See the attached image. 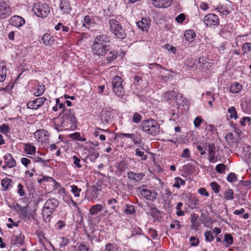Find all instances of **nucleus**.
Segmentation results:
<instances>
[{"label": "nucleus", "mask_w": 251, "mask_h": 251, "mask_svg": "<svg viewBox=\"0 0 251 251\" xmlns=\"http://www.w3.org/2000/svg\"><path fill=\"white\" fill-rule=\"evenodd\" d=\"M109 38L107 35L101 34L97 36L92 46L93 53L99 56L105 55L107 51H109Z\"/></svg>", "instance_id": "1"}, {"label": "nucleus", "mask_w": 251, "mask_h": 251, "mask_svg": "<svg viewBox=\"0 0 251 251\" xmlns=\"http://www.w3.org/2000/svg\"><path fill=\"white\" fill-rule=\"evenodd\" d=\"M143 131L148 135L155 136L160 132V126L154 120L150 119L143 121L141 124Z\"/></svg>", "instance_id": "2"}, {"label": "nucleus", "mask_w": 251, "mask_h": 251, "mask_svg": "<svg viewBox=\"0 0 251 251\" xmlns=\"http://www.w3.org/2000/svg\"><path fill=\"white\" fill-rule=\"evenodd\" d=\"M58 205V201L55 199L47 200L45 203L42 211L44 219L47 220L49 218Z\"/></svg>", "instance_id": "3"}, {"label": "nucleus", "mask_w": 251, "mask_h": 251, "mask_svg": "<svg viewBox=\"0 0 251 251\" xmlns=\"http://www.w3.org/2000/svg\"><path fill=\"white\" fill-rule=\"evenodd\" d=\"M110 30L116 36L120 39H125L126 33L125 30L122 27L121 24L115 19H111L109 21Z\"/></svg>", "instance_id": "4"}, {"label": "nucleus", "mask_w": 251, "mask_h": 251, "mask_svg": "<svg viewBox=\"0 0 251 251\" xmlns=\"http://www.w3.org/2000/svg\"><path fill=\"white\" fill-rule=\"evenodd\" d=\"M32 10L39 17H46L50 12V8L46 3H37L33 5Z\"/></svg>", "instance_id": "5"}, {"label": "nucleus", "mask_w": 251, "mask_h": 251, "mask_svg": "<svg viewBox=\"0 0 251 251\" xmlns=\"http://www.w3.org/2000/svg\"><path fill=\"white\" fill-rule=\"evenodd\" d=\"M123 80L119 76H115L112 80L113 91L115 94L119 97L125 95V91L122 85Z\"/></svg>", "instance_id": "6"}, {"label": "nucleus", "mask_w": 251, "mask_h": 251, "mask_svg": "<svg viewBox=\"0 0 251 251\" xmlns=\"http://www.w3.org/2000/svg\"><path fill=\"white\" fill-rule=\"evenodd\" d=\"M142 197L148 200L153 201L157 197V193L153 190L148 189L146 186H143L139 188Z\"/></svg>", "instance_id": "7"}, {"label": "nucleus", "mask_w": 251, "mask_h": 251, "mask_svg": "<svg viewBox=\"0 0 251 251\" xmlns=\"http://www.w3.org/2000/svg\"><path fill=\"white\" fill-rule=\"evenodd\" d=\"M203 22L207 26H217L219 24V19L216 15L210 13L204 17Z\"/></svg>", "instance_id": "8"}, {"label": "nucleus", "mask_w": 251, "mask_h": 251, "mask_svg": "<svg viewBox=\"0 0 251 251\" xmlns=\"http://www.w3.org/2000/svg\"><path fill=\"white\" fill-rule=\"evenodd\" d=\"M47 100V99L44 97L38 98L32 101H30L27 103L28 108L37 110Z\"/></svg>", "instance_id": "9"}, {"label": "nucleus", "mask_w": 251, "mask_h": 251, "mask_svg": "<svg viewBox=\"0 0 251 251\" xmlns=\"http://www.w3.org/2000/svg\"><path fill=\"white\" fill-rule=\"evenodd\" d=\"M10 24L18 29H20L25 23V20L21 16L14 15L9 20Z\"/></svg>", "instance_id": "10"}, {"label": "nucleus", "mask_w": 251, "mask_h": 251, "mask_svg": "<svg viewBox=\"0 0 251 251\" xmlns=\"http://www.w3.org/2000/svg\"><path fill=\"white\" fill-rule=\"evenodd\" d=\"M49 133L44 129H39L34 133V136L39 142H46L49 140Z\"/></svg>", "instance_id": "11"}, {"label": "nucleus", "mask_w": 251, "mask_h": 251, "mask_svg": "<svg viewBox=\"0 0 251 251\" xmlns=\"http://www.w3.org/2000/svg\"><path fill=\"white\" fill-rule=\"evenodd\" d=\"M64 121L69 122L70 124H73L75 123V118L70 109H65L60 114Z\"/></svg>", "instance_id": "12"}, {"label": "nucleus", "mask_w": 251, "mask_h": 251, "mask_svg": "<svg viewBox=\"0 0 251 251\" xmlns=\"http://www.w3.org/2000/svg\"><path fill=\"white\" fill-rule=\"evenodd\" d=\"M11 13L10 7L5 2L0 3V18L4 19Z\"/></svg>", "instance_id": "13"}, {"label": "nucleus", "mask_w": 251, "mask_h": 251, "mask_svg": "<svg viewBox=\"0 0 251 251\" xmlns=\"http://www.w3.org/2000/svg\"><path fill=\"white\" fill-rule=\"evenodd\" d=\"M13 207L22 219H26L27 218L28 212L26 206H22L16 203L14 204Z\"/></svg>", "instance_id": "14"}, {"label": "nucleus", "mask_w": 251, "mask_h": 251, "mask_svg": "<svg viewBox=\"0 0 251 251\" xmlns=\"http://www.w3.org/2000/svg\"><path fill=\"white\" fill-rule=\"evenodd\" d=\"M4 161L5 165L2 166L3 169H5L6 167L11 168L16 166V163L15 160L14 159L13 156L10 153L6 154L4 157Z\"/></svg>", "instance_id": "15"}, {"label": "nucleus", "mask_w": 251, "mask_h": 251, "mask_svg": "<svg viewBox=\"0 0 251 251\" xmlns=\"http://www.w3.org/2000/svg\"><path fill=\"white\" fill-rule=\"evenodd\" d=\"M96 18L95 16H85L83 23V26L89 29L92 28L96 24Z\"/></svg>", "instance_id": "16"}, {"label": "nucleus", "mask_w": 251, "mask_h": 251, "mask_svg": "<svg viewBox=\"0 0 251 251\" xmlns=\"http://www.w3.org/2000/svg\"><path fill=\"white\" fill-rule=\"evenodd\" d=\"M208 160L212 163L216 162L218 160V156H216L215 147L214 144H209L208 146Z\"/></svg>", "instance_id": "17"}, {"label": "nucleus", "mask_w": 251, "mask_h": 251, "mask_svg": "<svg viewBox=\"0 0 251 251\" xmlns=\"http://www.w3.org/2000/svg\"><path fill=\"white\" fill-rule=\"evenodd\" d=\"M137 25L143 31H148L150 26V21L148 19L142 18L137 23Z\"/></svg>", "instance_id": "18"}, {"label": "nucleus", "mask_w": 251, "mask_h": 251, "mask_svg": "<svg viewBox=\"0 0 251 251\" xmlns=\"http://www.w3.org/2000/svg\"><path fill=\"white\" fill-rule=\"evenodd\" d=\"M59 8L64 14H69L71 7L68 0H61Z\"/></svg>", "instance_id": "19"}, {"label": "nucleus", "mask_w": 251, "mask_h": 251, "mask_svg": "<svg viewBox=\"0 0 251 251\" xmlns=\"http://www.w3.org/2000/svg\"><path fill=\"white\" fill-rule=\"evenodd\" d=\"M152 4L157 8H166L171 5L170 0H153Z\"/></svg>", "instance_id": "20"}, {"label": "nucleus", "mask_w": 251, "mask_h": 251, "mask_svg": "<svg viewBox=\"0 0 251 251\" xmlns=\"http://www.w3.org/2000/svg\"><path fill=\"white\" fill-rule=\"evenodd\" d=\"M176 96V94L174 91H169L164 93L163 98L166 101H174Z\"/></svg>", "instance_id": "21"}, {"label": "nucleus", "mask_w": 251, "mask_h": 251, "mask_svg": "<svg viewBox=\"0 0 251 251\" xmlns=\"http://www.w3.org/2000/svg\"><path fill=\"white\" fill-rule=\"evenodd\" d=\"M24 150L27 154L32 155L35 154L36 148L32 144L26 143L25 144Z\"/></svg>", "instance_id": "22"}, {"label": "nucleus", "mask_w": 251, "mask_h": 251, "mask_svg": "<svg viewBox=\"0 0 251 251\" xmlns=\"http://www.w3.org/2000/svg\"><path fill=\"white\" fill-rule=\"evenodd\" d=\"M242 89V85L238 82L232 83L229 88V92L232 94H237Z\"/></svg>", "instance_id": "23"}, {"label": "nucleus", "mask_w": 251, "mask_h": 251, "mask_svg": "<svg viewBox=\"0 0 251 251\" xmlns=\"http://www.w3.org/2000/svg\"><path fill=\"white\" fill-rule=\"evenodd\" d=\"M43 43L46 45H50L54 41L53 37L49 33H46L42 39Z\"/></svg>", "instance_id": "24"}, {"label": "nucleus", "mask_w": 251, "mask_h": 251, "mask_svg": "<svg viewBox=\"0 0 251 251\" xmlns=\"http://www.w3.org/2000/svg\"><path fill=\"white\" fill-rule=\"evenodd\" d=\"M144 175L141 173V174H136L132 172H129L127 173V176L129 179L134 180L136 181V182H138L139 181L141 180Z\"/></svg>", "instance_id": "25"}, {"label": "nucleus", "mask_w": 251, "mask_h": 251, "mask_svg": "<svg viewBox=\"0 0 251 251\" xmlns=\"http://www.w3.org/2000/svg\"><path fill=\"white\" fill-rule=\"evenodd\" d=\"M186 199H187L188 205L190 207L194 208L199 204V200L195 197L188 196Z\"/></svg>", "instance_id": "26"}, {"label": "nucleus", "mask_w": 251, "mask_h": 251, "mask_svg": "<svg viewBox=\"0 0 251 251\" xmlns=\"http://www.w3.org/2000/svg\"><path fill=\"white\" fill-rule=\"evenodd\" d=\"M105 55L106 56L107 62L109 63L115 60L117 57V52L115 51H107V53Z\"/></svg>", "instance_id": "27"}, {"label": "nucleus", "mask_w": 251, "mask_h": 251, "mask_svg": "<svg viewBox=\"0 0 251 251\" xmlns=\"http://www.w3.org/2000/svg\"><path fill=\"white\" fill-rule=\"evenodd\" d=\"M6 76V68L4 63H0V82H3Z\"/></svg>", "instance_id": "28"}, {"label": "nucleus", "mask_w": 251, "mask_h": 251, "mask_svg": "<svg viewBox=\"0 0 251 251\" xmlns=\"http://www.w3.org/2000/svg\"><path fill=\"white\" fill-rule=\"evenodd\" d=\"M102 209V205L100 204H97L90 208L89 212L92 215H94L101 211Z\"/></svg>", "instance_id": "29"}, {"label": "nucleus", "mask_w": 251, "mask_h": 251, "mask_svg": "<svg viewBox=\"0 0 251 251\" xmlns=\"http://www.w3.org/2000/svg\"><path fill=\"white\" fill-rule=\"evenodd\" d=\"M12 180L10 178H5L1 181V184L4 191H7L9 187L11 186Z\"/></svg>", "instance_id": "30"}, {"label": "nucleus", "mask_w": 251, "mask_h": 251, "mask_svg": "<svg viewBox=\"0 0 251 251\" xmlns=\"http://www.w3.org/2000/svg\"><path fill=\"white\" fill-rule=\"evenodd\" d=\"M196 34L192 30H187L184 33L185 39L188 42H192L195 39Z\"/></svg>", "instance_id": "31"}, {"label": "nucleus", "mask_w": 251, "mask_h": 251, "mask_svg": "<svg viewBox=\"0 0 251 251\" xmlns=\"http://www.w3.org/2000/svg\"><path fill=\"white\" fill-rule=\"evenodd\" d=\"M229 113V118L231 119H237L238 118L237 112L236 108L234 106H231L227 109Z\"/></svg>", "instance_id": "32"}, {"label": "nucleus", "mask_w": 251, "mask_h": 251, "mask_svg": "<svg viewBox=\"0 0 251 251\" xmlns=\"http://www.w3.org/2000/svg\"><path fill=\"white\" fill-rule=\"evenodd\" d=\"M185 184V181L184 180H183L180 177H176L175 178V183L173 186L177 188H180L181 185H184Z\"/></svg>", "instance_id": "33"}, {"label": "nucleus", "mask_w": 251, "mask_h": 251, "mask_svg": "<svg viewBox=\"0 0 251 251\" xmlns=\"http://www.w3.org/2000/svg\"><path fill=\"white\" fill-rule=\"evenodd\" d=\"M71 191L73 193L75 197H79L81 192V189L79 188L76 185H72L71 186Z\"/></svg>", "instance_id": "34"}, {"label": "nucleus", "mask_w": 251, "mask_h": 251, "mask_svg": "<svg viewBox=\"0 0 251 251\" xmlns=\"http://www.w3.org/2000/svg\"><path fill=\"white\" fill-rule=\"evenodd\" d=\"M135 155L137 156H139L140 157V159L142 161H145L147 159V156L146 155L144 152L141 151V150L139 148H137L135 150Z\"/></svg>", "instance_id": "35"}, {"label": "nucleus", "mask_w": 251, "mask_h": 251, "mask_svg": "<svg viewBox=\"0 0 251 251\" xmlns=\"http://www.w3.org/2000/svg\"><path fill=\"white\" fill-rule=\"evenodd\" d=\"M117 246L114 244L109 243L106 245L104 249L102 251H117Z\"/></svg>", "instance_id": "36"}, {"label": "nucleus", "mask_w": 251, "mask_h": 251, "mask_svg": "<svg viewBox=\"0 0 251 251\" xmlns=\"http://www.w3.org/2000/svg\"><path fill=\"white\" fill-rule=\"evenodd\" d=\"M224 241L226 243V247H228L233 243V237L230 234H225L224 236Z\"/></svg>", "instance_id": "37"}, {"label": "nucleus", "mask_w": 251, "mask_h": 251, "mask_svg": "<svg viewBox=\"0 0 251 251\" xmlns=\"http://www.w3.org/2000/svg\"><path fill=\"white\" fill-rule=\"evenodd\" d=\"M242 50L243 51V54L247 53L251 54V43H245L242 45Z\"/></svg>", "instance_id": "38"}, {"label": "nucleus", "mask_w": 251, "mask_h": 251, "mask_svg": "<svg viewBox=\"0 0 251 251\" xmlns=\"http://www.w3.org/2000/svg\"><path fill=\"white\" fill-rule=\"evenodd\" d=\"M45 90V86L43 84L38 85V88L34 92V95L36 96H41L44 93Z\"/></svg>", "instance_id": "39"}, {"label": "nucleus", "mask_w": 251, "mask_h": 251, "mask_svg": "<svg viewBox=\"0 0 251 251\" xmlns=\"http://www.w3.org/2000/svg\"><path fill=\"white\" fill-rule=\"evenodd\" d=\"M225 198L226 200H232L233 199V192L231 189H228L225 193Z\"/></svg>", "instance_id": "40"}, {"label": "nucleus", "mask_w": 251, "mask_h": 251, "mask_svg": "<svg viewBox=\"0 0 251 251\" xmlns=\"http://www.w3.org/2000/svg\"><path fill=\"white\" fill-rule=\"evenodd\" d=\"M204 237L205 241L207 242H211L214 239L213 233L211 231H206L204 233Z\"/></svg>", "instance_id": "41"}, {"label": "nucleus", "mask_w": 251, "mask_h": 251, "mask_svg": "<svg viewBox=\"0 0 251 251\" xmlns=\"http://www.w3.org/2000/svg\"><path fill=\"white\" fill-rule=\"evenodd\" d=\"M135 212L134 206L132 205H126L124 213L127 215L132 214Z\"/></svg>", "instance_id": "42"}, {"label": "nucleus", "mask_w": 251, "mask_h": 251, "mask_svg": "<svg viewBox=\"0 0 251 251\" xmlns=\"http://www.w3.org/2000/svg\"><path fill=\"white\" fill-rule=\"evenodd\" d=\"M247 123H248L249 126L250 125L251 123V118L249 117H244L240 121V124L242 126H245L247 125Z\"/></svg>", "instance_id": "43"}, {"label": "nucleus", "mask_w": 251, "mask_h": 251, "mask_svg": "<svg viewBox=\"0 0 251 251\" xmlns=\"http://www.w3.org/2000/svg\"><path fill=\"white\" fill-rule=\"evenodd\" d=\"M100 154L97 151L90 152L88 157L91 161L94 162L99 156Z\"/></svg>", "instance_id": "44"}, {"label": "nucleus", "mask_w": 251, "mask_h": 251, "mask_svg": "<svg viewBox=\"0 0 251 251\" xmlns=\"http://www.w3.org/2000/svg\"><path fill=\"white\" fill-rule=\"evenodd\" d=\"M226 166L224 164H219L216 165L215 170L217 172L223 174L225 172Z\"/></svg>", "instance_id": "45"}, {"label": "nucleus", "mask_w": 251, "mask_h": 251, "mask_svg": "<svg viewBox=\"0 0 251 251\" xmlns=\"http://www.w3.org/2000/svg\"><path fill=\"white\" fill-rule=\"evenodd\" d=\"M142 119V116L138 113H135L133 116V122L136 124L140 123Z\"/></svg>", "instance_id": "46"}, {"label": "nucleus", "mask_w": 251, "mask_h": 251, "mask_svg": "<svg viewBox=\"0 0 251 251\" xmlns=\"http://www.w3.org/2000/svg\"><path fill=\"white\" fill-rule=\"evenodd\" d=\"M210 186L215 193H218L220 191V186L217 182H212L210 183Z\"/></svg>", "instance_id": "47"}, {"label": "nucleus", "mask_w": 251, "mask_h": 251, "mask_svg": "<svg viewBox=\"0 0 251 251\" xmlns=\"http://www.w3.org/2000/svg\"><path fill=\"white\" fill-rule=\"evenodd\" d=\"M227 180L230 182H235L237 180V176L234 173H231L227 176Z\"/></svg>", "instance_id": "48"}, {"label": "nucleus", "mask_w": 251, "mask_h": 251, "mask_svg": "<svg viewBox=\"0 0 251 251\" xmlns=\"http://www.w3.org/2000/svg\"><path fill=\"white\" fill-rule=\"evenodd\" d=\"M117 203V201L116 199L113 198L109 199L107 201V203L109 205H111V208L114 210H116V204Z\"/></svg>", "instance_id": "49"}, {"label": "nucleus", "mask_w": 251, "mask_h": 251, "mask_svg": "<svg viewBox=\"0 0 251 251\" xmlns=\"http://www.w3.org/2000/svg\"><path fill=\"white\" fill-rule=\"evenodd\" d=\"M33 161L35 163L37 162H41L42 165H46L47 163L49 162V160H45L43 159L41 157L39 156H36L35 157L32 158Z\"/></svg>", "instance_id": "50"}, {"label": "nucleus", "mask_w": 251, "mask_h": 251, "mask_svg": "<svg viewBox=\"0 0 251 251\" xmlns=\"http://www.w3.org/2000/svg\"><path fill=\"white\" fill-rule=\"evenodd\" d=\"M202 119L201 117H197L194 121V126L196 128H198L201 125L202 123Z\"/></svg>", "instance_id": "51"}, {"label": "nucleus", "mask_w": 251, "mask_h": 251, "mask_svg": "<svg viewBox=\"0 0 251 251\" xmlns=\"http://www.w3.org/2000/svg\"><path fill=\"white\" fill-rule=\"evenodd\" d=\"M218 11L224 15L226 16L230 13L227 8L223 6L217 8Z\"/></svg>", "instance_id": "52"}, {"label": "nucleus", "mask_w": 251, "mask_h": 251, "mask_svg": "<svg viewBox=\"0 0 251 251\" xmlns=\"http://www.w3.org/2000/svg\"><path fill=\"white\" fill-rule=\"evenodd\" d=\"M73 163L74 164L77 168H80L81 167V165L80 164V160L77 157V156L74 155L73 157Z\"/></svg>", "instance_id": "53"}, {"label": "nucleus", "mask_w": 251, "mask_h": 251, "mask_svg": "<svg viewBox=\"0 0 251 251\" xmlns=\"http://www.w3.org/2000/svg\"><path fill=\"white\" fill-rule=\"evenodd\" d=\"M0 131L3 133H8L10 131V128L6 124H2L0 126Z\"/></svg>", "instance_id": "54"}, {"label": "nucleus", "mask_w": 251, "mask_h": 251, "mask_svg": "<svg viewBox=\"0 0 251 251\" xmlns=\"http://www.w3.org/2000/svg\"><path fill=\"white\" fill-rule=\"evenodd\" d=\"M226 140L227 143L231 144L233 143L234 139V136L232 133L229 132L226 134Z\"/></svg>", "instance_id": "55"}, {"label": "nucleus", "mask_w": 251, "mask_h": 251, "mask_svg": "<svg viewBox=\"0 0 251 251\" xmlns=\"http://www.w3.org/2000/svg\"><path fill=\"white\" fill-rule=\"evenodd\" d=\"M18 194L21 196L23 197L25 195V192L24 189V186L21 184H19L18 186Z\"/></svg>", "instance_id": "56"}, {"label": "nucleus", "mask_w": 251, "mask_h": 251, "mask_svg": "<svg viewBox=\"0 0 251 251\" xmlns=\"http://www.w3.org/2000/svg\"><path fill=\"white\" fill-rule=\"evenodd\" d=\"M65 226V222L62 220L58 221L55 224V227L58 229H61Z\"/></svg>", "instance_id": "57"}, {"label": "nucleus", "mask_w": 251, "mask_h": 251, "mask_svg": "<svg viewBox=\"0 0 251 251\" xmlns=\"http://www.w3.org/2000/svg\"><path fill=\"white\" fill-rule=\"evenodd\" d=\"M181 156L182 158H188L190 157V153L189 149L186 148L183 150V152L181 154Z\"/></svg>", "instance_id": "58"}, {"label": "nucleus", "mask_w": 251, "mask_h": 251, "mask_svg": "<svg viewBox=\"0 0 251 251\" xmlns=\"http://www.w3.org/2000/svg\"><path fill=\"white\" fill-rule=\"evenodd\" d=\"M190 244L192 246H197L199 244V239L195 237H191L190 239Z\"/></svg>", "instance_id": "59"}, {"label": "nucleus", "mask_w": 251, "mask_h": 251, "mask_svg": "<svg viewBox=\"0 0 251 251\" xmlns=\"http://www.w3.org/2000/svg\"><path fill=\"white\" fill-rule=\"evenodd\" d=\"M165 48L168 51H170V52H171L173 53H175L176 51V48L172 46V45H170L168 44H167L165 45Z\"/></svg>", "instance_id": "60"}, {"label": "nucleus", "mask_w": 251, "mask_h": 251, "mask_svg": "<svg viewBox=\"0 0 251 251\" xmlns=\"http://www.w3.org/2000/svg\"><path fill=\"white\" fill-rule=\"evenodd\" d=\"M134 136V134H132V133H121L119 134V137L121 138H122L123 137H126L127 138H129L131 140H132V139H133Z\"/></svg>", "instance_id": "61"}, {"label": "nucleus", "mask_w": 251, "mask_h": 251, "mask_svg": "<svg viewBox=\"0 0 251 251\" xmlns=\"http://www.w3.org/2000/svg\"><path fill=\"white\" fill-rule=\"evenodd\" d=\"M22 164L25 167H27L29 164L31 163V161L25 157H23L21 159Z\"/></svg>", "instance_id": "62"}, {"label": "nucleus", "mask_w": 251, "mask_h": 251, "mask_svg": "<svg viewBox=\"0 0 251 251\" xmlns=\"http://www.w3.org/2000/svg\"><path fill=\"white\" fill-rule=\"evenodd\" d=\"M69 242L68 239L66 238H62L61 241L60 242V247L64 248L68 245Z\"/></svg>", "instance_id": "63"}, {"label": "nucleus", "mask_w": 251, "mask_h": 251, "mask_svg": "<svg viewBox=\"0 0 251 251\" xmlns=\"http://www.w3.org/2000/svg\"><path fill=\"white\" fill-rule=\"evenodd\" d=\"M185 19V16L184 14H180L178 15L176 18V20L179 23H182Z\"/></svg>", "instance_id": "64"}]
</instances>
